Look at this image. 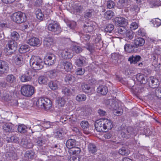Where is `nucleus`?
I'll return each instance as SVG.
<instances>
[{"instance_id":"f257e3e1","label":"nucleus","mask_w":161,"mask_h":161,"mask_svg":"<svg viewBox=\"0 0 161 161\" xmlns=\"http://www.w3.org/2000/svg\"><path fill=\"white\" fill-rule=\"evenodd\" d=\"M30 64L31 67L35 70L42 69L43 67L42 59L38 56H32L30 60Z\"/></svg>"},{"instance_id":"f03ea898","label":"nucleus","mask_w":161,"mask_h":161,"mask_svg":"<svg viewBox=\"0 0 161 161\" xmlns=\"http://www.w3.org/2000/svg\"><path fill=\"white\" fill-rule=\"evenodd\" d=\"M21 94L26 97H30L34 92V88L30 85H25L22 86L21 89Z\"/></svg>"},{"instance_id":"7ed1b4c3","label":"nucleus","mask_w":161,"mask_h":161,"mask_svg":"<svg viewBox=\"0 0 161 161\" xmlns=\"http://www.w3.org/2000/svg\"><path fill=\"white\" fill-rule=\"evenodd\" d=\"M12 19L17 23H21L26 20V15L21 12H16L13 15Z\"/></svg>"},{"instance_id":"20e7f679","label":"nucleus","mask_w":161,"mask_h":161,"mask_svg":"<svg viewBox=\"0 0 161 161\" xmlns=\"http://www.w3.org/2000/svg\"><path fill=\"white\" fill-rule=\"evenodd\" d=\"M95 127L98 132H103L106 129L103 119L97 120L95 123Z\"/></svg>"},{"instance_id":"39448f33","label":"nucleus","mask_w":161,"mask_h":161,"mask_svg":"<svg viewBox=\"0 0 161 161\" xmlns=\"http://www.w3.org/2000/svg\"><path fill=\"white\" fill-rule=\"evenodd\" d=\"M33 75L32 71L28 70L27 72L19 77L20 80L23 82L31 81L32 79Z\"/></svg>"},{"instance_id":"423d86ee","label":"nucleus","mask_w":161,"mask_h":161,"mask_svg":"<svg viewBox=\"0 0 161 161\" xmlns=\"http://www.w3.org/2000/svg\"><path fill=\"white\" fill-rule=\"evenodd\" d=\"M56 61V57L53 54L48 53L45 58L44 63L45 64L51 65L54 64Z\"/></svg>"},{"instance_id":"0eeeda50","label":"nucleus","mask_w":161,"mask_h":161,"mask_svg":"<svg viewBox=\"0 0 161 161\" xmlns=\"http://www.w3.org/2000/svg\"><path fill=\"white\" fill-rule=\"evenodd\" d=\"M16 49V43L13 40H10L8 41L5 50L6 51L8 54H10L14 52Z\"/></svg>"},{"instance_id":"6e6552de","label":"nucleus","mask_w":161,"mask_h":161,"mask_svg":"<svg viewBox=\"0 0 161 161\" xmlns=\"http://www.w3.org/2000/svg\"><path fill=\"white\" fill-rule=\"evenodd\" d=\"M114 22L118 26H122L128 23V20L124 18L117 17L114 18Z\"/></svg>"},{"instance_id":"1a4fd4ad","label":"nucleus","mask_w":161,"mask_h":161,"mask_svg":"<svg viewBox=\"0 0 161 161\" xmlns=\"http://www.w3.org/2000/svg\"><path fill=\"white\" fill-rule=\"evenodd\" d=\"M105 104L107 107L112 110L116 109L118 108V103L114 100L107 99L105 101Z\"/></svg>"},{"instance_id":"9d476101","label":"nucleus","mask_w":161,"mask_h":161,"mask_svg":"<svg viewBox=\"0 0 161 161\" xmlns=\"http://www.w3.org/2000/svg\"><path fill=\"white\" fill-rule=\"evenodd\" d=\"M5 155L6 159L8 160L14 161L18 158L16 153L13 150H10L7 152L5 154Z\"/></svg>"},{"instance_id":"9b49d317","label":"nucleus","mask_w":161,"mask_h":161,"mask_svg":"<svg viewBox=\"0 0 161 161\" xmlns=\"http://www.w3.org/2000/svg\"><path fill=\"white\" fill-rule=\"evenodd\" d=\"M9 69L6 62L4 61H0V76L7 72Z\"/></svg>"},{"instance_id":"f8f14e48","label":"nucleus","mask_w":161,"mask_h":161,"mask_svg":"<svg viewBox=\"0 0 161 161\" xmlns=\"http://www.w3.org/2000/svg\"><path fill=\"white\" fill-rule=\"evenodd\" d=\"M82 91L86 94L90 95L94 92V89L90 87L89 85L87 84H83L81 86Z\"/></svg>"},{"instance_id":"ddd939ff","label":"nucleus","mask_w":161,"mask_h":161,"mask_svg":"<svg viewBox=\"0 0 161 161\" xmlns=\"http://www.w3.org/2000/svg\"><path fill=\"white\" fill-rule=\"evenodd\" d=\"M149 85L153 88H155L157 87L159 84V82L158 79L154 78V77L151 76L148 79Z\"/></svg>"},{"instance_id":"4468645a","label":"nucleus","mask_w":161,"mask_h":161,"mask_svg":"<svg viewBox=\"0 0 161 161\" xmlns=\"http://www.w3.org/2000/svg\"><path fill=\"white\" fill-rule=\"evenodd\" d=\"M21 144L23 147L28 149L32 148L34 146L31 140L25 138L22 139Z\"/></svg>"},{"instance_id":"2eb2a0df","label":"nucleus","mask_w":161,"mask_h":161,"mask_svg":"<svg viewBox=\"0 0 161 161\" xmlns=\"http://www.w3.org/2000/svg\"><path fill=\"white\" fill-rule=\"evenodd\" d=\"M133 128L131 127H129L125 130L121 132L120 134L123 138H128L130 137L133 133Z\"/></svg>"},{"instance_id":"dca6fc26","label":"nucleus","mask_w":161,"mask_h":161,"mask_svg":"<svg viewBox=\"0 0 161 161\" xmlns=\"http://www.w3.org/2000/svg\"><path fill=\"white\" fill-rule=\"evenodd\" d=\"M27 43L33 46H39L41 43L40 40L38 38L35 37H33L30 38L28 40Z\"/></svg>"},{"instance_id":"f3484780","label":"nucleus","mask_w":161,"mask_h":161,"mask_svg":"<svg viewBox=\"0 0 161 161\" xmlns=\"http://www.w3.org/2000/svg\"><path fill=\"white\" fill-rule=\"evenodd\" d=\"M86 58L84 57L80 56L75 60V64L78 66L82 67L86 63Z\"/></svg>"},{"instance_id":"a211bd4d","label":"nucleus","mask_w":161,"mask_h":161,"mask_svg":"<svg viewBox=\"0 0 161 161\" xmlns=\"http://www.w3.org/2000/svg\"><path fill=\"white\" fill-rule=\"evenodd\" d=\"M61 56L64 58H70L73 57V54L70 49H65L63 50L61 53Z\"/></svg>"},{"instance_id":"6ab92c4d","label":"nucleus","mask_w":161,"mask_h":161,"mask_svg":"<svg viewBox=\"0 0 161 161\" xmlns=\"http://www.w3.org/2000/svg\"><path fill=\"white\" fill-rule=\"evenodd\" d=\"M48 30L49 31L55 32L59 30V25L54 21L49 24L47 26Z\"/></svg>"},{"instance_id":"aec40b11","label":"nucleus","mask_w":161,"mask_h":161,"mask_svg":"<svg viewBox=\"0 0 161 161\" xmlns=\"http://www.w3.org/2000/svg\"><path fill=\"white\" fill-rule=\"evenodd\" d=\"M46 140L44 137H40L37 138L36 143L38 147H42V148L43 149L45 148L46 146Z\"/></svg>"},{"instance_id":"412c9836","label":"nucleus","mask_w":161,"mask_h":161,"mask_svg":"<svg viewBox=\"0 0 161 161\" xmlns=\"http://www.w3.org/2000/svg\"><path fill=\"white\" fill-rule=\"evenodd\" d=\"M52 123L49 121L42 122L41 125L38 124L35 127L37 128H40V130H42L43 128L48 129L51 127Z\"/></svg>"},{"instance_id":"4be33fe9","label":"nucleus","mask_w":161,"mask_h":161,"mask_svg":"<svg viewBox=\"0 0 161 161\" xmlns=\"http://www.w3.org/2000/svg\"><path fill=\"white\" fill-rule=\"evenodd\" d=\"M54 44L53 39L51 37H46L44 39L43 44L45 46L50 47Z\"/></svg>"},{"instance_id":"5701e85b","label":"nucleus","mask_w":161,"mask_h":161,"mask_svg":"<svg viewBox=\"0 0 161 161\" xmlns=\"http://www.w3.org/2000/svg\"><path fill=\"white\" fill-rule=\"evenodd\" d=\"M25 56L20 54L16 55L14 59L15 64L18 65H22L24 62L23 57Z\"/></svg>"},{"instance_id":"b1692460","label":"nucleus","mask_w":161,"mask_h":161,"mask_svg":"<svg viewBox=\"0 0 161 161\" xmlns=\"http://www.w3.org/2000/svg\"><path fill=\"white\" fill-rule=\"evenodd\" d=\"M145 42V41L144 39L141 37L137 38L134 40V43L136 47L142 46Z\"/></svg>"},{"instance_id":"393cba45","label":"nucleus","mask_w":161,"mask_h":161,"mask_svg":"<svg viewBox=\"0 0 161 161\" xmlns=\"http://www.w3.org/2000/svg\"><path fill=\"white\" fill-rule=\"evenodd\" d=\"M136 47L133 45L126 44L124 47L125 51L128 53H133L135 52Z\"/></svg>"},{"instance_id":"a878e982","label":"nucleus","mask_w":161,"mask_h":161,"mask_svg":"<svg viewBox=\"0 0 161 161\" xmlns=\"http://www.w3.org/2000/svg\"><path fill=\"white\" fill-rule=\"evenodd\" d=\"M77 142L74 139H70L68 140L66 142V146L69 149L75 147Z\"/></svg>"},{"instance_id":"bb28decb","label":"nucleus","mask_w":161,"mask_h":161,"mask_svg":"<svg viewBox=\"0 0 161 161\" xmlns=\"http://www.w3.org/2000/svg\"><path fill=\"white\" fill-rule=\"evenodd\" d=\"M62 93L65 96H70L75 92V90L70 87L64 88L62 90Z\"/></svg>"},{"instance_id":"cd10ccee","label":"nucleus","mask_w":161,"mask_h":161,"mask_svg":"<svg viewBox=\"0 0 161 161\" xmlns=\"http://www.w3.org/2000/svg\"><path fill=\"white\" fill-rule=\"evenodd\" d=\"M97 92L99 94L103 95H104L108 92L107 87L104 86H99L97 89Z\"/></svg>"},{"instance_id":"c85d7f7f","label":"nucleus","mask_w":161,"mask_h":161,"mask_svg":"<svg viewBox=\"0 0 161 161\" xmlns=\"http://www.w3.org/2000/svg\"><path fill=\"white\" fill-rule=\"evenodd\" d=\"M88 150L89 153L94 154L97 152V148L95 144L90 143L88 146Z\"/></svg>"},{"instance_id":"c756f323","label":"nucleus","mask_w":161,"mask_h":161,"mask_svg":"<svg viewBox=\"0 0 161 161\" xmlns=\"http://www.w3.org/2000/svg\"><path fill=\"white\" fill-rule=\"evenodd\" d=\"M104 125L106 127V130H111L113 127L112 122L109 119L104 118L103 119Z\"/></svg>"},{"instance_id":"7c9ffc66","label":"nucleus","mask_w":161,"mask_h":161,"mask_svg":"<svg viewBox=\"0 0 161 161\" xmlns=\"http://www.w3.org/2000/svg\"><path fill=\"white\" fill-rule=\"evenodd\" d=\"M136 79L138 81L142 84H145L146 83L147 78L143 74H137L136 76Z\"/></svg>"},{"instance_id":"2f4dec72","label":"nucleus","mask_w":161,"mask_h":161,"mask_svg":"<svg viewBox=\"0 0 161 161\" xmlns=\"http://www.w3.org/2000/svg\"><path fill=\"white\" fill-rule=\"evenodd\" d=\"M62 64L64 67V69L67 71H70L72 68V64L69 62L64 61L62 63Z\"/></svg>"},{"instance_id":"473e14b6","label":"nucleus","mask_w":161,"mask_h":161,"mask_svg":"<svg viewBox=\"0 0 161 161\" xmlns=\"http://www.w3.org/2000/svg\"><path fill=\"white\" fill-rule=\"evenodd\" d=\"M30 50L29 46L26 44L21 45L19 49V52L21 53H25Z\"/></svg>"},{"instance_id":"72a5a7b5","label":"nucleus","mask_w":161,"mask_h":161,"mask_svg":"<svg viewBox=\"0 0 161 161\" xmlns=\"http://www.w3.org/2000/svg\"><path fill=\"white\" fill-rule=\"evenodd\" d=\"M57 102L59 107H62L64 106L66 103V99L64 97H59L57 99Z\"/></svg>"},{"instance_id":"f704fd0d","label":"nucleus","mask_w":161,"mask_h":161,"mask_svg":"<svg viewBox=\"0 0 161 161\" xmlns=\"http://www.w3.org/2000/svg\"><path fill=\"white\" fill-rule=\"evenodd\" d=\"M68 152L70 154H76L77 155L80 153V148L75 146L69 149Z\"/></svg>"},{"instance_id":"c9c22d12","label":"nucleus","mask_w":161,"mask_h":161,"mask_svg":"<svg viewBox=\"0 0 161 161\" xmlns=\"http://www.w3.org/2000/svg\"><path fill=\"white\" fill-rule=\"evenodd\" d=\"M44 101L43 108L47 110L49 109L52 107V102L50 100L47 98H45Z\"/></svg>"},{"instance_id":"e433bc0d","label":"nucleus","mask_w":161,"mask_h":161,"mask_svg":"<svg viewBox=\"0 0 161 161\" xmlns=\"http://www.w3.org/2000/svg\"><path fill=\"white\" fill-rule=\"evenodd\" d=\"M94 10L92 9H90L85 11L84 17L86 18H90L94 15Z\"/></svg>"},{"instance_id":"4c0bfd02","label":"nucleus","mask_w":161,"mask_h":161,"mask_svg":"<svg viewBox=\"0 0 161 161\" xmlns=\"http://www.w3.org/2000/svg\"><path fill=\"white\" fill-rule=\"evenodd\" d=\"M127 0H119L117 3V7L119 8H122L127 7Z\"/></svg>"},{"instance_id":"58836bf2","label":"nucleus","mask_w":161,"mask_h":161,"mask_svg":"<svg viewBox=\"0 0 161 161\" xmlns=\"http://www.w3.org/2000/svg\"><path fill=\"white\" fill-rule=\"evenodd\" d=\"M16 78L13 75H8L5 78V80L7 82L13 84L16 81Z\"/></svg>"},{"instance_id":"ea45409f","label":"nucleus","mask_w":161,"mask_h":161,"mask_svg":"<svg viewBox=\"0 0 161 161\" xmlns=\"http://www.w3.org/2000/svg\"><path fill=\"white\" fill-rule=\"evenodd\" d=\"M114 25L112 24L107 25L104 29V32L106 34L109 35L112 33L114 29Z\"/></svg>"},{"instance_id":"a19ab883","label":"nucleus","mask_w":161,"mask_h":161,"mask_svg":"<svg viewBox=\"0 0 161 161\" xmlns=\"http://www.w3.org/2000/svg\"><path fill=\"white\" fill-rule=\"evenodd\" d=\"M84 31L86 32H91L93 31L94 27L93 25H89L88 24L87 25H84Z\"/></svg>"},{"instance_id":"79ce46f5","label":"nucleus","mask_w":161,"mask_h":161,"mask_svg":"<svg viewBox=\"0 0 161 161\" xmlns=\"http://www.w3.org/2000/svg\"><path fill=\"white\" fill-rule=\"evenodd\" d=\"M59 84L57 81H51L49 84V86L52 90H54L58 88Z\"/></svg>"},{"instance_id":"37998d69","label":"nucleus","mask_w":161,"mask_h":161,"mask_svg":"<svg viewBox=\"0 0 161 161\" xmlns=\"http://www.w3.org/2000/svg\"><path fill=\"white\" fill-rule=\"evenodd\" d=\"M48 79L46 75H42L39 76L38 78V82L40 84H46Z\"/></svg>"},{"instance_id":"c03bdc74","label":"nucleus","mask_w":161,"mask_h":161,"mask_svg":"<svg viewBox=\"0 0 161 161\" xmlns=\"http://www.w3.org/2000/svg\"><path fill=\"white\" fill-rule=\"evenodd\" d=\"M65 133L63 129H61L57 132L56 136L58 138L61 139L63 138Z\"/></svg>"},{"instance_id":"a18cd8bd","label":"nucleus","mask_w":161,"mask_h":161,"mask_svg":"<svg viewBox=\"0 0 161 161\" xmlns=\"http://www.w3.org/2000/svg\"><path fill=\"white\" fill-rule=\"evenodd\" d=\"M79 33L81 40L87 41H89L90 38V36L89 34H84L81 32H79Z\"/></svg>"},{"instance_id":"49530a36","label":"nucleus","mask_w":161,"mask_h":161,"mask_svg":"<svg viewBox=\"0 0 161 161\" xmlns=\"http://www.w3.org/2000/svg\"><path fill=\"white\" fill-rule=\"evenodd\" d=\"M86 99V96L83 94H79L76 97V100L79 102L84 101Z\"/></svg>"},{"instance_id":"de8ad7c7","label":"nucleus","mask_w":161,"mask_h":161,"mask_svg":"<svg viewBox=\"0 0 161 161\" xmlns=\"http://www.w3.org/2000/svg\"><path fill=\"white\" fill-rule=\"evenodd\" d=\"M19 37V35L17 32L13 31L11 32V37L13 41L18 40Z\"/></svg>"},{"instance_id":"09e8293b","label":"nucleus","mask_w":161,"mask_h":161,"mask_svg":"<svg viewBox=\"0 0 161 161\" xmlns=\"http://www.w3.org/2000/svg\"><path fill=\"white\" fill-rule=\"evenodd\" d=\"M45 98H40L37 100L36 105L39 108H43L44 107V104Z\"/></svg>"},{"instance_id":"8fccbe9b","label":"nucleus","mask_w":161,"mask_h":161,"mask_svg":"<svg viewBox=\"0 0 161 161\" xmlns=\"http://www.w3.org/2000/svg\"><path fill=\"white\" fill-rule=\"evenodd\" d=\"M119 153L122 155H127L129 153V151L127 148L123 147L119 150Z\"/></svg>"},{"instance_id":"3c124183","label":"nucleus","mask_w":161,"mask_h":161,"mask_svg":"<svg viewBox=\"0 0 161 161\" xmlns=\"http://www.w3.org/2000/svg\"><path fill=\"white\" fill-rule=\"evenodd\" d=\"M114 15V13L111 10L107 11L104 14L105 18L108 19H111Z\"/></svg>"},{"instance_id":"603ef678","label":"nucleus","mask_w":161,"mask_h":161,"mask_svg":"<svg viewBox=\"0 0 161 161\" xmlns=\"http://www.w3.org/2000/svg\"><path fill=\"white\" fill-rule=\"evenodd\" d=\"M27 127L24 124L19 125L18 130L19 132L21 133H25L26 132Z\"/></svg>"},{"instance_id":"864d4df0","label":"nucleus","mask_w":161,"mask_h":161,"mask_svg":"<svg viewBox=\"0 0 161 161\" xmlns=\"http://www.w3.org/2000/svg\"><path fill=\"white\" fill-rule=\"evenodd\" d=\"M37 18L41 20H42L44 17V14L42 13V11L40 9L37 10L36 12Z\"/></svg>"},{"instance_id":"5fc2aeb1","label":"nucleus","mask_w":161,"mask_h":161,"mask_svg":"<svg viewBox=\"0 0 161 161\" xmlns=\"http://www.w3.org/2000/svg\"><path fill=\"white\" fill-rule=\"evenodd\" d=\"M3 130L6 132H12L13 131V130H12L11 125L7 123L4 124L3 126Z\"/></svg>"},{"instance_id":"6e6d98bb","label":"nucleus","mask_w":161,"mask_h":161,"mask_svg":"<svg viewBox=\"0 0 161 161\" xmlns=\"http://www.w3.org/2000/svg\"><path fill=\"white\" fill-rule=\"evenodd\" d=\"M80 125L84 130H87L89 127V124L87 121L86 120L82 121L80 123Z\"/></svg>"},{"instance_id":"4d7b16f0","label":"nucleus","mask_w":161,"mask_h":161,"mask_svg":"<svg viewBox=\"0 0 161 161\" xmlns=\"http://www.w3.org/2000/svg\"><path fill=\"white\" fill-rule=\"evenodd\" d=\"M155 27H158L161 25V20L158 18H156L151 21Z\"/></svg>"},{"instance_id":"13d9d810","label":"nucleus","mask_w":161,"mask_h":161,"mask_svg":"<svg viewBox=\"0 0 161 161\" xmlns=\"http://www.w3.org/2000/svg\"><path fill=\"white\" fill-rule=\"evenodd\" d=\"M82 48L78 45H74L72 47L73 51L75 52L76 53H79L82 51Z\"/></svg>"},{"instance_id":"bf43d9fd","label":"nucleus","mask_w":161,"mask_h":161,"mask_svg":"<svg viewBox=\"0 0 161 161\" xmlns=\"http://www.w3.org/2000/svg\"><path fill=\"white\" fill-rule=\"evenodd\" d=\"M35 156L34 153L31 151H27L25 154V156L29 158H33Z\"/></svg>"},{"instance_id":"052dcab7","label":"nucleus","mask_w":161,"mask_h":161,"mask_svg":"<svg viewBox=\"0 0 161 161\" xmlns=\"http://www.w3.org/2000/svg\"><path fill=\"white\" fill-rule=\"evenodd\" d=\"M126 29L125 27L123 26H121L118 28L117 32L119 34H124L126 31Z\"/></svg>"},{"instance_id":"680f3d73","label":"nucleus","mask_w":161,"mask_h":161,"mask_svg":"<svg viewBox=\"0 0 161 161\" xmlns=\"http://www.w3.org/2000/svg\"><path fill=\"white\" fill-rule=\"evenodd\" d=\"M125 34L126 37L129 39H132L134 35L132 31L127 30Z\"/></svg>"},{"instance_id":"e2e57ef3","label":"nucleus","mask_w":161,"mask_h":161,"mask_svg":"<svg viewBox=\"0 0 161 161\" xmlns=\"http://www.w3.org/2000/svg\"><path fill=\"white\" fill-rule=\"evenodd\" d=\"M95 43L97 46H102L103 42L100 36H98L95 39Z\"/></svg>"},{"instance_id":"0e129e2a","label":"nucleus","mask_w":161,"mask_h":161,"mask_svg":"<svg viewBox=\"0 0 161 161\" xmlns=\"http://www.w3.org/2000/svg\"><path fill=\"white\" fill-rule=\"evenodd\" d=\"M140 8L138 5H134L131 6L130 8V11L132 12L137 13L139 11Z\"/></svg>"},{"instance_id":"69168bd1","label":"nucleus","mask_w":161,"mask_h":161,"mask_svg":"<svg viewBox=\"0 0 161 161\" xmlns=\"http://www.w3.org/2000/svg\"><path fill=\"white\" fill-rule=\"evenodd\" d=\"M75 80V77L71 75H68L65 77V80L69 82H73Z\"/></svg>"},{"instance_id":"338daca9","label":"nucleus","mask_w":161,"mask_h":161,"mask_svg":"<svg viewBox=\"0 0 161 161\" xmlns=\"http://www.w3.org/2000/svg\"><path fill=\"white\" fill-rule=\"evenodd\" d=\"M85 70L81 68H78L76 70V73L77 75H81L84 74Z\"/></svg>"},{"instance_id":"774afa93","label":"nucleus","mask_w":161,"mask_h":161,"mask_svg":"<svg viewBox=\"0 0 161 161\" xmlns=\"http://www.w3.org/2000/svg\"><path fill=\"white\" fill-rule=\"evenodd\" d=\"M80 158L77 155L71 156L69 159V161H80Z\"/></svg>"}]
</instances>
